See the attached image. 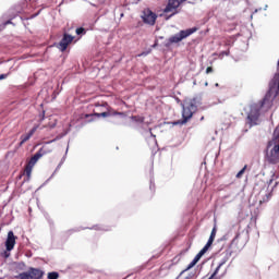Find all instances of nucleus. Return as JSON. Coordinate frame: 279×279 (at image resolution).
Returning a JSON list of instances; mask_svg holds the SVG:
<instances>
[{"instance_id":"f257e3e1","label":"nucleus","mask_w":279,"mask_h":279,"mask_svg":"<svg viewBox=\"0 0 279 279\" xmlns=\"http://www.w3.org/2000/svg\"><path fill=\"white\" fill-rule=\"evenodd\" d=\"M274 97L267 95L263 102L252 104L245 108L247 114V123L251 125H258L260 123V108H266V110L271 106Z\"/></svg>"},{"instance_id":"f03ea898","label":"nucleus","mask_w":279,"mask_h":279,"mask_svg":"<svg viewBox=\"0 0 279 279\" xmlns=\"http://www.w3.org/2000/svg\"><path fill=\"white\" fill-rule=\"evenodd\" d=\"M182 106V120L173 122V125H185L190 119H193V114L197 112L199 100L195 98H185Z\"/></svg>"},{"instance_id":"7ed1b4c3","label":"nucleus","mask_w":279,"mask_h":279,"mask_svg":"<svg viewBox=\"0 0 279 279\" xmlns=\"http://www.w3.org/2000/svg\"><path fill=\"white\" fill-rule=\"evenodd\" d=\"M266 158L269 162H278L279 160V125L274 132V138L267 145Z\"/></svg>"},{"instance_id":"20e7f679","label":"nucleus","mask_w":279,"mask_h":279,"mask_svg":"<svg viewBox=\"0 0 279 279\" xmlns=\"http://www.w3.org/2000/svg\"><path fill=\"white\" fill-rule=\"evenodd\" d=\"M217 234V229L214 228L210 234V238L207 242V244L199 251V253L194 257V259L192 260V263L189 265L187 269H192V267L196 266L197 263H199L202 256H204L206 254V252H208V247H210L213 245V241H215V236Z\"/></svg>"},{"instance_id":"39448f33","label":"nucleus","mask_w":279,"mask_h":279,"mask_svg":"<svg viewBox=\"0 0 279 279\" xmlns=\"http://www.w3.org/2000/svg\"><path fill=\"white\" fill-rule=\"evenodd\" d=\"M197 32V28H187L185 31H181L179 34H175L174 36L169 38V45L182 43L184 38H189L192 34H195Z\"/></svg>"},{"instance_id":"423d86ee","label":"nucleus","mask_w":279,"mask_h":279,"mask_svg":"<svg viewBox=\"0 0 279 279\" xmlns=\"http://www.w3.org/2000/svg\"><path fill=\"white\" fill-rule=\"evenodd\" d=\"M44 272L40 269L37 268H29L28 271L22 272L19 276H16L17 279H40L43 278Z\"/></svg>"},{"instance_id":"0eeeda50","label":"nucleus","mask_w":279,"mask_h":279,"mask_svg":"<svg viewBox=\"0 0 279 279\" xmlns=\"http://www.w3.org/2000/svg\"><path fill=\"white\" fill-rule=\"evenodd\" d=\"M14 245H16V236L14 235V232L9 231L8 232V238H7V241H5V247H7V252H4L5 258L10 257L9 252H12V250H14Z\"/></svg>"},{"instance_id":"6e6552de","label":"nucleus","mask_w":279,"mask_h":279,"mask_svg":"<svg viewBox=\"0 0 279 279\" xmlns=\"http://www.w3.org/2000/svg\"><path fill=\"white\" fill-rule=\"evenodd\" d=\"M184 0H168V5L163 10L165 14H170V16H173L175 14V10L180 8V4Z\"/></svg>"},{"instance_id":"1a4fd4ad","label":"nucleus","mask_w":279,"mask_h":279,"mask_svg":"<svg viewBox=\"0 0 279 279\" xmlns=\"http://www.w3.org/2000/svg\"><path fill=\"white\" fill-rule=\"evenodd\" d=\"M71 43H73V36L65 34L60 41L58 49H60V51H66V47H69Z\"/></svg>"},{"instance_id":"9d476101","label":"nucleus","mask_w":279,"mask_h":279,"mask_svg":"<svg viewBox=\"0 0 279 279\" xmlns=\"http://www.w3.org/2000/svg\"><path fill=\"white\" fill-rule=\"evenodd\" d=\"M142 19L144 23H147L148 25H154V23H156V15L150 10L144 11Z\"/></svg>"},{"instance_id":"9b49d317","label":"nucleus","mask_w":279,"mask_h":279,"mask_svg":"<svg viewBox=\"0 0 279 279\" xmlns=\"http://www.w3.org/2000/svg\"><path fill=\"white\" fill-rule=\"evenodd\" d=\"M38 160H40V155L36 154L28 162V167H33L34 165H36V162H38Z\"/></svg>"},{"instance_id":"f8f14e48","label":"nucleus","mask_w":279,"mask_h":279,"mask_svg":"<svg viewBox=\"0 0 279 279\" xmlns=\"http://www.w3.org/2000/svg\"><path fill=\"white\" fill-rule=\"evenodd\" d=\"M34 132H36V129H33L28 135L24 136L22 140V143H25L26 141H29V138H32V135L34 134Z\"/></svg>"},{"instance_id":"ddd939ff","label":"nucleus","mask_w":279,"mask_h":279,"mask_svg":"<svg viewBox=\"0 0 279 279\" xmlns=\"http://www.w3.org/2000/svg\"><path fill=\"white\" fill-rule=\"evenodd\" d=\"M60 278V275L56 271L48 274V279H58Z\"/></svg>"},{"instance_id":"4468645a","label":"nucleus","mask_w":279,"mask_h":279,"mask_svg":"<svg viewBox=\"0 0 279 279\" xmlns=\"http://www.w3.org/2000/svg\"><path fill=\"white\" fill-rule=\"evenodd\" d=\"M32 169H34L32 166L26 167L25 173H26L27 178H29L32 175Z\"/></svg>"},{"instance_id":"2eb2a0df","label":"nucleus","mask_w":279,"mask_h":279,"mask_svg":"<svg viewBox=\"0 0 279 279\" xmlns=\"http://www.w3.org/2000/svg\"><path fill=\"white\" fill-rule=\"evenodd\" d=\"M243 173H245V168H243L242 170H240L236 174V178H241L243 175Z\"/></svg>"},{"instance_id":"dca6fc26","label":"nucleus","mask_w":279,"mask_h":279,"mask_svg":"<svg viewBox=\"0 0 279 279\" xmlns=\"http://www.w3.org/2000/svg\"><path fill=\"white\" fill-rule=\"evenodd\" d=\"M96 117H108V112L95 113Z\"/></svg>"},{"instance_id":"f3484780","label":"nucleus","mask_w":279,"mask_h":279,"mask_svg":"<svg viewBox=\"0 0 279 279\" xmlns=\"http://www.w3.org/2000/svg\"><path fill=\"white\" fill-rule=\"evenodd\" d=\"M83 32H84V28H77V29H76V34H78V35H80V34H83Z\"/></svg>"},{"instance_id":"a211bd4d","label":"nucleus","mask_w":279,"mask_h":279,"mask_svg":"<svg viewBox=\"0 0 279 279\" xmlns=\"http://www.w3.org/2000/svg\"><path fill=\"white\" fill-rule=\"evenodd\" d=\"M206 73H207V74H208V73H213V68H210V66L207 68V69H206Z\"/></svg>"},{"instance_id":"6ab92c4d","label":"nucleus","mask_w":279,"mask_h":279,"mask_svg":"<svg viewBox=\"0 0 279 279\" xmlns=\"http://www.w3.org/2000/svg\"><path fill=\"white\" fill-rule=\"evenodd\" d=\"M5 77H7L5 74L0 75V80H5Z\"/></svg>"},{"instance_id":"aec40b11","label":"nucleus","mask_w":279,"mask_h":279,"mask_svg":"<svg viewBox=\"0 0 279 279\" xmlns=\"http://www.w3.org/2000/svg\"><path fill=\"white\" fill-rule=\"evenodd\" d=\"M21 269H25V264H20Z\"/></svg>"},{"instance_id":"412c9836","label":"nucleus","mask_w":279,"mask_h":279,"mask_svg":"<svg viewBox=\"0 0 279 279\" xmlns=\"http://www.w3.org/2000/svg\"><path fill=\"white\" fill-rule=\"evenodd\" d=\"M53 125H56V124H51L50 128H53Z\"/></svg>"},{"instance_id":"4be33fe9","label":"nucleus","mask_w":279,"mask_h":279,"mask_svg":"<svg viewBox=\"0 0 279 279\" xmlns=\"http://www.w3.org/2000/svg\"><path fill=\"white\" fill-rule=\"evenodd\" d=\"M141 122H143V119H140Z\"/></svg>"},{"instance_id":"5701e85b","label":"nucleus","mask_w":279,"mask_h":279,"mask_svg":"<svg viewBox=\"0 0 279 279\" xmlns=\"http://www.w3.org/2000/svg\"><path fill=\"white\" fill-rule=\"evenodd\" d=\"M265 10H267V5L265 7Z\"/></svg>"}]
</instances>
